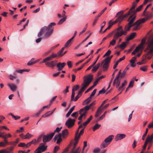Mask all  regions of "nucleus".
Listing matches in <instances>:
<instances>
[{
  "mask_svg": "<svg viewBox=\"0 0 153 153\" xmlns=\"http://www.w3.org/2000/svg\"><path fill=\"white\" fill-rule=\"evenodd\" d=\"M55 25V23L52 22L48 27H44L41 29L40 31L38 34V36L40 37L43 33H45L44 38L45 39L48 38L51 35L53 31V29L52 27V26Z\"/></svg>",
  "mask_w": 153,
  "mask_h": 153,
  "instance_id": "obj_1",
  "label": "nucleus"
},
{
  "mask_svg": "<svg viewBox=\"0 0 153 153\" xmlns=\"http://www.w3.org/2000/svg\"><path fill=\"white\" fill-rule=\"evenodd\" d=\"M136 18L135 14H134L133 15L131 16L128 18V21L129 22L128 25H132L134 26L133 30H136L139 28L140 25L141 24L140 19H139L134 23H133Z\"/></svg>",
  "mask_w": 153,
  "mask_h": 153,
  "instance_id": "obj_2",
  "label": "nucleus"
},
{
  "mask_svg": "<svg viewBox=\"0 0 153 153\" xmlns=\"http://www.w3.org/2000/svg\"><path fill=\"white\" fill-rule=\"evenodd\" d=\"M93 79V75L89 74L86 77V78L83 81V83L82 84V87L80 91L83 92L86 87L89 85Z\"/></svg>",
  "mask_w": 153,
  "mask_h": 153,
  "instance_id": "obj_3",
  "label": "nucleus"
},
{
  "mask_svg": "<svg viewBox=\"0 0 153 153\" xmlns=\"http://www.w3.org/2000/svg\"><path fill=\"white\" fill-rule=\"evenodd\" d=\"M123 13V11L122 10L116 14L115 17H117L116 20L112 21L111 20L109 21V25L111 27L114 24L118 22L119 23H121L122 21L125 18L124 16L122 15Z\"/></svg>",
  "mask_w": 153,
  "mask_h": 153,
  "instance_id": "obj_4",
  "label": "nucleus"
},
{
  "mask_svg": "<svg viewBox=\"0 0 153 153\" xmlns=\"http://www.w3.org/2000/svg\"><path fill=\"white\" fill-rule=\"evenodd\" d=\"M145 51L147 53V55H153V38L148 42V45Z\"/></svg>",
  "mask_w": 153,
  "mask_h": 153,
  "instance_id": "obj_5",
  "label": "nucleus"
},
{
  "mask_svg": "<svg viewBox=\"0 0 153 153\" xmlns=\"http://www.w3.org/2000/svg\"><path fill=\"white\" fill-rule=\"evenodd\" d=\"M117 32L118 33L120 34H121V35H126V32L123 31L122 26H120L118 28H117L114 30L109 33L106 36V37H107V38L111 37L112 36L113 33H114V35Z\"/></svg>",
  "mask_w": 153,
  "mask_h": 153,
  "instance_id": "obj_6",
  "label": "nucleus"
},
{
  "mask_svg": "<svg viewBox=\"0 0 153 153\" xmlns=\"http://www.w3.org/2000/svg\"><path fill=\"white\" fill-rule=\"evenodd\" d=\"M114 136L113 135H109L106 138L102 143L100 145V148L103 149L106 147L111 142Z\"/></svg>",
  "mask_w": 153,
  "mask_h": 153,
  "instance_id": "obj_7",
  "label": "nucleus"
},
{
  "mask_svg": "<svg viewBox=\"0 0 153 153\" xmlns=\"http://www.w3.org/2000/svg\"><path fill=\"white\" fill-rule=\"evenodd\" d=\"M113 57V55H111L110 57H107L104 59V61L102 62L101 65L104 63L103 65V68L104 71L106 70L108 68L109 64Z\"/></svg>",
  "mask_w": 153,
  "mask_h": 153,
  "instance_id": "obj_8",
  "label": "nucleus"
},
{
  "mask_svg": "<svg viewBox=\"0 0 153 153\" xmlns=\"http://www.w3.org/2000/svg\"><path fill=\"white\" fill-rule=\"evenodd\" d=\"M137 2H134L133 3L132 6L130 10L126 14L123 15L125 18L127 17L128 16L130 15L131 13H133L134 14L135 10L134 9L137 5Z\"/></svg>",
  "mask_w": 153,
  "mask_h": 153,
  "instance_id": "obj_9",
  "label": "nucleus"
},
{
  "mask_svg": "<svg viewBox=\"0 0 153 153\" xmlns=\"http://www.w3.org/2000/svg\"><path fill=\"white\" fill-rule=\"evenodd\" d=\"M75 121V119H72L69 118L66 121L65 125L68 128H71L74 125Z\"/></svg>",
  "mask_w": 153,
  "mask_h": 153,
  "instance_id": "obj_10",
  "label": "nucleus"
},
{
  "mask_svg": "<svg viewBox=\"0 0 153 153\" xmlns=\"http://www.w3.org/2000/svg\"><path fill=\"white\" fill-rule=\"evenodd\" d=\"M53 136V133H50L47 135H42L43 142L44 143L49 141Z\"/></svg>",
  "mask_w": 153,
  "mask_h": 153,
  "instance_id": "obj_11",
  "label": "nucleus"
},
{
  "mask_svg": "<svg viewBox=\"0 0 153 153\" xmlns=\"http://www.w3.org/2000/svg\"><path fill=\"white\" fill-rule=\"evenodd\" d=\"M121 34H120L118 33H116L115 35L114 36L113 39L110 42L109 46L111 45L114 46L116 43V40L118 38L121 36Z\"/></svg>",
  "mask_w": 153,
  "mask_h": 153,
  "instance_id": "obj_12",
  "label": "nucleus"
},
{
  "mask_svg": "<svg viewBox=\"0 0 153 153\" xmlns=\"http://www.w3.org/2000/svg\"><path fill=\"white\" fill-rule=\"evenodd\" d=\"M78 142V140H75L73 147L69 153H78L79 148L78 147V148H76V147Z\"/></svg>",
  "mask_w": 153,
  "mask_h": 153,
  "instance_id": "obj_13",
  "label": "nucleus"
},
{
  "mask_svg": "<svg viewBox=\"0 0 153 153\" xmlns=\"http://www.w3.org/2000/svg\"><path fill=\"white\" fill-rule=\"evenodd\" d=\"M45 143H41L39 144V146L36 150L37 151H39L42 152L45 151L46 150L47 147V146H45Z\"/></svg>",
  "mask_w": 153,
  "mask_h": 153,
  "instance_id": "obj_14",
  "label": "nucleus"
},
{
  "mask_svg": "<svg viewBox=\"0 0 153 153\" xmlns=\"http://www.w3.org/2000/svg\"><path fill=\"white\" fill-rule=\"evenodd\" d=\"M57 55L55 53H53L50 55L49 56L46 57L44 59L42 62H46L49 61L55 58L57 56Z\"/></svg>",
  "mask_w": 153,
  "mask_h": 153,
  "instance_id": "obj_15",
  "label": "nucleus"
},
{
  "mask_svg": "<svg viewBox=\"0 0 153 153\" xmlns=\"http://www.w3.org/2000/svg\"><path fill=\"white\" fill-rule=\"evenodd\" d=\"M45 63V65L51 68H53L54 66L56 65V61H52L50 62H43Z\"/></svg>",
  "mask_w": 153,
  "mask_h": 153,
  "instance_id": "obj_16",
  "label": "nucleus"
},
{
  "mask_svg": "<svg viewBox=\"0 0 153 153\" xmlns=\"http://www.w3.org/2000/svg\"><path fill=\"white\" fill-rule=\"evenodd\" d=\"M121 79L120 77L116 76L114 80L113 85L114 86L116 85V88H118L120 85Z\"/></svg>",
  "mask_w": 153,
  "mask_h": 153,
  "instance_id": "obj_17",
  "label": "nucleus"
},
{
  "mask_svg": "<svg viewBox=\"0 0 153 153\" xmlns=\"http://www.w3.org/2000/svg\"><path fill=\"white\" fill-rule=\"evenodd\" d=\"M126 137V135L123 134H117L115 137V140L116 141L121 140L124 138Z\"/></svg>",
  "mask_w": 153,
  "mask_h": 153,
  "instance_id": "obj_18",
  "label": "nucleus"
},
{
  "mask_svg": "<svg viewBox=\"0 0 153 153\" xmlns=\"http://www.w3.org/2000/svg\"><path fill=\"white\" fill-rule=\"evenodd\" d=\"M66 65V63L65 62L61 63L59 62L57 65L56 66L58 68V70L60 71L62 70L64 67Z\"/></svg>",
  "mask_w": 153,
  "mask_h": 153,
  "instance_id": "obj_19",
  "label": "nucleus"
},
{
  "mask_svg": "<svg viewBox=\"0 0 153 153\" xmlns=\"http://www.w3.org/2000/svg\"><path fill=\"white\" fill-rule=\"evenodd\" d=\"M7 86L10 88L11 90L13 91H15L17 89V87L16 85L13 83H8Z\"/></svg>",
  "mask_w": 153,
  "mask_h": 153,
  "instance_id": "obj_20",
  "label": "nucleus"
},
{
  "mask_svg": "<svg viewBox=\"0 0 153 153\" xmlns=\"http://www.w3.org/2000/svg\"><path fill=\"white\" fill-rule=\"evenodd\" d=\"M153 133L150 136L148 135L145 141L147 143H152L153 142Z\"/></svg>",
  "mask_w": 153,
  "mask_h": 153,
  "instance_id": "obj_21",
  "label": "nucleus"
},
{
  "mask_svg": "<svg viewBox=\"0 0 153 153\" xmlns=\"http://www.w3.org/2000/svg\"><path fill=\"white\" fill-rule=\"evenodd\" d=\"M146 18H143L140 19L141 23L145 22L146 21L151 18L152 16V15L150 13L146 15Z\"/></svg>",
  "mask_w": 153,
  "mask_h": 153,
  "instance_id": "obj_22",
  "label": "nucleus"
},
{
  "mask_svg": "<svg viewBox=\"0 0 153 153\" xmlns=\"http://www.w3.org/2000/svg\"><path fill=\"white\" fill-rule=\"evenodd\" d=\"M68 131L67 129H65L63 130L62 132V137L63 138H65L68 136Z\"/></svg>",
  "mask_w": 153,
  "mask_h": 153,
  "instance_id": "obj_23",
  "label": "nucleus"
},
{
  "mask_svg": "<svg viewBox=\"0 0 153 153\" xmlns=\"http://www.w3.org/2000/svg\"><path fill=\"white\" fill-rule=\"evenodd\" d=\"M56 108H55L52 111H49L46 113L44 115L42 116V117H46L50 116L56 110Z\"/></svg>",
  "mask_w": 153,
  "mask_h": 153,
  "instance_id": "obj_24",
  "label": "nucleus"
},
{
  "mask_svg": "<svg viewBox=\"0 0 153 153\" xmlns=\"http://www.w3.org/2000/svg\"><path fill=\"white\" fill-rule=\"evenodd\" d=\"M4 142H0V147H4L7 145L8 144L9 142L6 139H4Z\"/></svg>",
  "mask_w": 153,
  "mask_h": 153,
  "instance_id": "obj_25",
  "label": "nucleus"
},
{
  "mask_svg": "<svg viewBox=\"0 0 153 153\" xmlns=\"http://www.w3.org/2000/svg\"><path fill=\"white\" fill-rule=\"evenodd\" d=\"M4 133L2 132H0V137H2V138L4 139H6L7 137L6 136H8V137H11L12 135L9 133L4 135Z\"/></svg>",
  "mask_w": 153,
  "mask_h": 153,
  "instance_id": "obj_26",
  "label": "nucleus"
},
{
  "mask_svg": "<svg viewBox=\"0 0 153 153\" xmlns=\"http://www.w3.org/2000/svg\"><path fill=\"white\" fill-rule=\"evenodd\" d=\"M100 66V63H99L97 64L96 66L93 67V68L92 69V71L93 72H96Z\"/></svg>",
  "mask_w": 153,
  "mask_h": 153,
  "instance_id": "obj_27",
  "label": "nucleus"
},
{
  "mask_svg": "<svg viewBox=\"0 0 153 153\" xmlns=\"http://www.w3.org/2000/svg\"><path fill=\"white\" fill-rule=\"evenodd\" d=\"M74 39V37H72L71 38L68 40L67 42L65 43V47H67L68 46H70L72 43V41Z\"/></svg>",
  "mask_w": 153,
  "mask_h": 153,
  "instance_id": "obj_28",
  "label": "nucleus"
},
{
  "mask_svg": "<svg viewBox=\"0 0 153 153\" xmlns=\"http://www.w3.org/2000/svg\"><path fill=\"white\" fill-rule=\"evenodd\" d=\"M132 26V25H128V23L125 26V30H123V31L126 32V35L127 34V31L129 30L130 28Z\"/></svg>",
  "mask_w": 153,
  "mask_h": 153,
  "instance_id": "obj_29",
  "label": "nucleus"
},
{
  "mask_svg": "<svg viewBox=\"0 0 153 153\" xmlns=\"http://www.w3.org/2000/svg\"><path fill=\"white\" fill-rule=\"evenodd\" d=\"M136 35V33L135 32L132 33L130 34V36L127 38L126 40L128 41L132 39H133L134 37Z\"/></svg>",
  "mask_w": 153,
  "mask_h": 153,
  "instance_id": "obj_30",
  "label": "nucleus"
},
{
  "mask_svg": "<svg viewBox=\"0 0 153 153\" xmlns=\"http://www.w3.org/2000/svg\"><path fill=\"white\" fill-rule=\"evenodd\" d=\"M89 109L90 108L88 105L86 106L83 108L80 109L79 111V114H81V113L82 112H84V111H86V112L87 111H88Z\"/></svg>",
  "mask_w": 153,
  "mask_h": 153,
  "instance_id": "obj_31",
  "label": "nucleus"
},
{
  "mask_svg": "<svg viewBox=\"0 0 153 153\" xmlns=\"http://www.w3.org/2000/svg\"><path fill=\"white\" fill-rule=\"evenodd\" d=\"M92 116L91 115L89 118L87 119L86 121L83 124V125L85 126L84 127H85L88 124V123L90 122L91 120L92 119Z\"/></svg>",
  "mask_w": 153,
  "mask_h": 153,
  "instance_id": "obj_32",
  "label": "nucleus"
},
{
  "mask_svg": "<svg viewBox=\"0 0 153 153\" xmlns=\"http://www.w3.org/2000/svg\"><path fill=\"white\" fill-rule=\"evenodd\" d=\"M140 48V46L137 47L134 51L132 53V55H134L135 54L136 52H137Z\"/></svg>",
  "mask_w": 153,
  "mask_h": 153,
  "instance_id": "obj_33",
  "label": "nucleus"
},
{
  "mask_svg": "<svg viewBox=\"0 0 153 153\" xmlns=\"http://www.w3.org/2000/svg\"><path fill=\"white\" fill-rule=\"evenodd\" d=\"M143 7V4H142V5H140V6H139L138 7H137L136 8V10H135V12H134V14H135V13L137 12L140 11L141 10L142 8Z\"/></svg>",
  "mask_w": 153,
  "mask_h": 153,
  "instance_id": "obj_34",
  "label": "nucleus"
},
{
  "mask_svg": "<svg viewBox=\"0 0 153 153\" xmlns=\"http://www.w3.org/2000/svg\"><path fill=\"white\" fill-rule=\"evenodd\" d=\"M101 126V125L98 123L96 124L94 126L93 130L94 131H95L96 130L98 129Z\"/></svg>",
  "mask_w": 153,
  "mask_h": 153,
  "instance_id": "obj_35",
  "label": "nucleus"
},
{
  "mask_svg": "<svg viewBox=\"0 0 153 153\" xmlns=\"http://www.w3.org/2000/svg\"><path fill=\"white\" fill-rule=\"evenodd\" d=\"M34 58H32L27 63L28 65H31L34 64H35L34 62Z\"/></svg>",
  "mask_w": 153,
  "mask_h": 153,
  "instance_id": "obj_36",
  "label": "nucleus"
},
{
  "mask_svg": "<svg viewBox=\"0 0 153 153\" xmlns=\"http://www.w3.org/2000/svg\"><path fill=\"white\" fill-rule=\"evenodd\" d=\"M62 135L61 134H59V136L58 138V139L56 143L57 144H59L62 141V139H61Z\"/></svg>",
  "mask_w": 153,
  "mask_h": 153,
  "instance_id": "obj_37",
  "label": "nucleus"
},
{
  "mask_svg": "<svg viewBox=\"0 0 153 153\" xmlns=\"http://www.w3.org/2000/svg\"><path fill=\"white\" fill-rule=\"evenodd\" d=\"M33 136V135H32L28 133L25 135V137L24 138V139H29Z\"/></svg>",
  "mask_w": 153,
  "mask_h": 153,
  "instance_id": "obj_38",
  "label": "nucleus"
},
{
  "mask_svg": "<svg viewBox=\"0 0 153 153\" xmlns=\"http://www.w3.org/2000/svg\"><path fill=\"white\" fill-rule=\"evenodd\" d=\"M87 113V112L86 111H84V112H83V114H80V116L79 117L78 119L79 120H82V117L84 116Z\"/></svg>",
  "mask_w": 153,
  "mask_h": 153,
  "instance_id": "obj_39",
  "label": "nucleus"
},
{
  "mask_svg": "<svg viewBox=\"0 0 153 153\" xmlns=\"http://www.w3.org/2000/svg\"><path fill=\"white\" fill-rule=\"evenodd\" d=\"M102 111H101L100 110H98V109H97V111H96L95 114V116L96 117H98L100 114H101V113L102 112Z\"/></svg>",
  "mask_w": 153,
  "mask_h": 153,
  "instance_id": "obj_40",
  "label": "nucleus"
},
{
  "mask_svg": "<svg viewBox=\"0 0 153 153\" xmlns=\"http://www.w3.org/2000/svg\"><path fill=\"white\" fill-rule=\"evenodd\" d=\"M66 20V17H64L63 18L60 19L58 23V25H61Z\"/></svg>",
  "mask_w": 153,
  "mask_h": 153,
  "instance_id": "obj_41",
  "label": "nucleus"
},
{
  "mask_svg": "<svg viewBox=\"0 0 153 153\" xmlns=\"http://www.w3.org/2000/svg\"><path fill=\"white\" fill-rule=\"evenodd\" d=\"M9 115H11L12 117L15 120H17L20 118V117L19 116H14L12 113H10L9 114Z\"/></svg>",
  "mask_w": 153,
  "mask_h": 153,
  "instance_id": "obj_42",
  "label": "nucleus"
},
{
  "mask_svg": "<svg viewBox=\"0 0 153 153\" xmlns=\"http://www.w3.org/2000/svg\"><path fill=\"white\" fill-rule=\"evenodd\" d=\"M126 42H123L120 45V48L122 49H124L126 47Z\"/></svg>",
  "mask_w": 153,
  "mask_h": 153,
  "instance_id": "obj_43",
  "label": "nucleus"
},
{
  "mask_svg": "<svg viewBox=\"0 0 153 153\" xmlns=\"http://www.w3.org/2000/svg\"><path fill=\"white\" fill-rule=\"evenodd\" d=\"M147 66L146 65L140 67V69L143 71L146 72V71L147 70Z\"/></svg>",
  "mask_w": 153,
  "mask_h": 153,
  "instance_id": "obj_44",
  "label": "nucleus"
},
{
  "mask_svg": "<svg viewBox=\"0 0 153 153\" xmlns=\"http://www.w3.org/2000/svg\"><path fill=\"white\" fill-rule=\"evenodd\" d=\"M65 47L62 48L61 49V50L57 53V55L58 56H62V53L63 51L65 49Z\"/></svg>",
  "mask_w": 153,
  "mask_h": 153,
  "instance_id": "obj_45",
  "label": "nucleus"
},
{
  "mask_svg": "<svg viewBox=\"0 0 153 153\" xmlns=\"http://www.w3.org/2000/svg\"><path fill=\"white\" fill-rule=\"evenodd\" d=\"M130 62V64L131 67H134L136 66V64H135V61H133V60H131Z\"/></svg>",
  "mask_w": 153,
  "mask_h": 153,
  "instance_id": "obj_46",
  "label": "nucleus"
},
{
  "mask_svg": "<svg viewBox=\"0 0 153 153\" xmlns=\"http://www.w3.org/2000/svg\"><path fill=\"white\" fill-rule=\"evenodd\" d=\"M132 79L131 80L130 82L129 85L128 86V88L132 87L133 86L134 83V79Z\"/></svg>",
  "mask_w": 153,
  "mask_h": 153,
  "instance_id": "obj_47",
  "label": "nucleus"
},
{
  "mask_svg": "<svg viewBox=\"0 0 153 153\" xmlns=\"http://www.w3.org/2000/svg\"><path fill=\"white\" fill-rule=\"evenodd\" d=\"M127 81L125 80L124 82L122 83L121 86L119 87L118 88L119 90H121V89L123 88V87L125 86V85L127 84Z\"/></svg>",
  "mask_w": 153,
  "mask_h": 153,
  "instance_id": "obj_48",
  "label": "nucleus"
},
{
  "mask_svg": "<svg viewBox=\"0 0 153 153\" xmlns=\"http://www.w3.org/2000/svg\"><path fill=\"white\" fill-rule=\"evenodd\" d=\"M23 72H24V70H23V69L16 70L14 72V74L15 75H16L18 73L22 74Z\"/></svg>",
  "mask_w": 153,
  "mask_h": 153,
  "instance_id": "obj_49",
  "label": "nucleus"
},
{
  "mask_svg": "<svg viewBox=\"0 0 153 153\" xmlns=\"http://www.w3.org/2000/svg\"><path fill=\"white\" fill-rule=\"evenodd\" d=\"M75 95V93L74 91V90H72V94L71 96V101H73Z\"/></svg>",
  "mask_w": 153,
  "mask_h": 153,
  "instance_id": "obj_50",
  "label": "nucleus"
},
{
  "mask_svg": "<svg viewBox=\"0 0 153 153\" xmlns=\"http://www.w3.org/2000/svg\"><path fill=\"white\" fill-rule=\"evenodd\" d=\"M148 128H147L146 129L145 133L143 135L142 139L143 140H145V137H146V136L147 133H148Z\"/></svg>",
  "mask_w": 153,
  "mask_h": 153,
  "instance_id": "obj_51",
  "label": "nucleus"
},
{
  "mask_svg": "<svg viewBox=\"0 0 153 153\" xmlns=\"http://www.w3.org/2000/svg\"><path fill=\"white\" fill-rule=\"evenodd\" d=\"M91 101L90 100H89L88 99V98L85 100L83 102V105H86L88 103H89Z\"/></svg>",
  "mask_w": 153,
  "mask_h": 153,
  "instance_id": "obj_52",
  "label": "nucleus"
},
{
  "mask_svg": "<svg viewBox=\"0 0 153 153\" xmlns=\"http://www.w3.org/2000/svg\"><path fill=\"white\" fill-rule=\"evenodd\" d=\"M62 128V127L60 128H59V127H57L56 129L54 131L51 133L53 134V136L54 135L55 133L56 132H57L59 133L61 130V129Z\"/></svg>",
  "mask_w": 153,
  "mask_h": 153,
  "instance_id": "obj_53",
  "label": "nucleus"
},
{
  "mask_svg": "<svg viewBox=\"0 0 153 153\" xmlns=\"http://www.w3.org/2000/svg\"><path fill=\"white\" fill-rule=\"evenodd\" d=\"M80 136V135H79V134H75V135L74 138L75 140L78 141V140L79 139Z\"/></svg>",
  "mask_w": 153,
  "mask_h": 153,
  "instance_id": "obj_54",
  "label": "nucleus"
},
{
  "mask_svg": "<svg viewBox=\"0 0 153 153\" xmlns=\"http://www.w3.org/2000/svg\"><path fill=\"white\" fill-rule=\"evenodd\" d=\"M71 116L73 117H76V118L78 116V112H76L73 113Z\"/></svg>",
  "mask_w": 153,
  "mask_h": 153,
  "instance_id": "obj_55",
  "label": "nucleus"
},
{
  "mask_svg": "<svg viewBox=\"0 0 153 153\" xmlns=\"http://www.w3.org/2000/svg\"><path fill=\"white\" fill-rule=\"evenodd\" d=\"M105 93V89L103 88L101 90H100L98 93V96L101 94H102Z\"/></svg>",
  "mask_w": 153,
  "mask_h": 153,
  "instance_id": "obj_56",
  "label": "nucleus"
},
{
  "mask_svg": "<svg viewBox=\"0 0 153 153\" xmlns=\"http://www.w3.org/2000/svg\"><path fill=\"white\" fill-rule=\"evenodd\" d=\"M79 86L78 85H76L74 86L72 90H74V91H76L79 88Z\"/></svg>",
  "mask_w": 153,
  "mask_h": 153,
  "instance_id": "obj_57",
  "label": "nucleus"
},
{
  "mask_svg": "<svg viewBox=\"0 0 153 153\" xmlns=\"http://www.w3.org/2000/svg\"><path fill=\"white\" fill-rule=\"evenodd\" d=\"M10 79L12 80H13L14 79H16L17 77L16 76H14L13 75L10 74L9 75Z\"/></svg>",
  "mask_w": 153,
  "mask_h": 153,
  "instance_id": "obj_58",
  "label": "nucleus"
},
{
  "mask_svg": "<svg viewBox=\"0 0 153 153\" xmlns=\"http://www.w3.org/2000/svg\"><path fill=\"white\" fill-rule=\"evenodd\" d=\"M42 137V135H40L36 140V143H39Z\"/></svg>",
  "mask_w": 153,
  "mask_h": 153,
  "instance_id": "obj_59",
  "label": "nucleus"
},
{
  "mask_svg": "<svg viewBox=\"0 0 153 153\" xmlns=\"http://www.w3.org/2000/svg\"><path fill=\"white\" fill-rule=\"evenodd\" d=\"M67 65L69 68H71L72 67V62L70 61H68L67 62Z\"/></svg>",
  "mask_w": 153,
  "mask_h": 153,
  "instance_id": "obj_60",
  "label": "nucleus"
},
{
  "mask_svg": "<svg viewBox=\"0 0 153 153\" xmlns=\"http://www.w3.org/2000/svg\"><path fill=\"white\" fill-rule=\"evenodd\" d=\"M59 149V146H56L55 147L53 152L54 153H56L57 151Z\"/></svg>",
  "mask_w": 153,
  "mask_h": 153,
  "instance_id": "obj_61",
  "label": "nucleus"
},
{
  "mask_svg": "<svg viewBox=\"0 0 153 153\" xmlns=\"http://www.w3.org/2000/svg\"><path fill=\"white\" fill-rule=\"evenodd\" d=\"M126 71H126V70H124V71H123V72L122 73V74H121V78H123L124 76V75L126 74Z\"/></svg>",
  "mask_w": 153,
  "mask_h": 153,
  "instance_id": "obj_62",
  "label": "nucleus"
},
{
  "mask_svg": "<svg viewBox=\"0 0 153 153\" xmlns=\"http://www.w3.org/2000/svg\"><path fill=\"white\" fill-rule=\"evenodd\" d=\"M107 112L106 111H105L103 114L100 117L99 120H100L102 119L105 117V114Z\"/></svg>",
  "mask_w": 153,
  "mask_h": 153,
  "instance_id": "obj_63",
  "label": "nucleus"
},
{
  "mask_svg": "<svg viewBox=\"0 0 153 153\" xmlns=\"http://www.w3.org/2000/svg\"><path fill=\"white\" fill-rule=\"evenodd\" d=\"M99 81V80L98 79H97L95 80V81L94 82V84H93V85H92L93 87H94L98 83V82Z\"/></svg>",
  "mask_w": 153,
  "mask_h": 153,
  "instance_id": "obj_64",
  "label": "nucleus"
}]
</instances>
